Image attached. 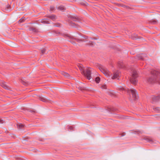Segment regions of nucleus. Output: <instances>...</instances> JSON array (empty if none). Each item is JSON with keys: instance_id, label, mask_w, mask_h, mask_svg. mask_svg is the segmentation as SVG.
<instances>
[{"instance_id": "obj_5", "label": "nucleus", "mask_w": 160, "mask_h": 160, "mask_svg": "<svg viewBox=\"0 0 160 160\" xmlns=\"http://www.w3.org/2000/svg\"><path fill=\"white\" fill-rule=\"evenodd\" d=\"M127 92L128 93H131L132 97L131 96H130L129 98L131 101H135L138 98V96L136 95V90L134 89H131L127 90Z\"/></svg>"}, {"instance_id": "obj_30", "label": "nucleus", "mask_w": 160, "mask_h": 160, "mask_svg": "<svg viewBox=\"0 0 160 160\" xmlns=\"http://www.w3.org/2000/svg\"><path fill=\"white\" fill-rule=\"evenodd\" d=\"M58 9L60 10H64L65 9L64 7L62 6H61L59 7H58Z\"/></svg>"}, {"instance_id": "obj_44", "label": "nucleus", "mask_w": 160, "mask_h": 160, "mask_svg": "<svg viewBox=\"0 0 160 160\" xmlns=\"http://www.w3.org/2000/svg\"><path fill=\"white\" fill-rule=\"evenodd\" d=\"M4 122V121L1 119H0V123H3Z\"/></svg>"}, {"instance_id": "obj_40", "label": "nucleus", "mask_w": 160, "mask_h": 160, "mask_svg": "<svg viewBox=\"0 0 160 160\" xmlns=\"http://www.w3.org/2000/svg\"><path fill=\"white\" fill-rule=\"evenodd\" d=\"M28 111L30 112L33 113H35L36 112V111L34 110H28Z\"/></svg>"}, {"instance_id": "obj_16", "label": "nucleus", "mask_w": 160, "mask_h": 160, "mask_svg": "<svg viewBox=\"0 0 160 160\" xmlns=\"http://www.w3.org/2000/svg\"><path fill=\"white\" fill-rule=\"evenodd\" d=\"M132 39L135 40L137 39H141L142 38V37H138L137 35L136 34H133L131 36Z\"/></svg>"}, {"instance_id": "obj_36", "label": "nucleus", "mask_w": 160, "mask_h": 160, "mask_svg": "<svg viewBox=\"0 0 160 160\" xmlns=\"http://www.w3.org/2000/svg\"><path fill=\"white\" fill-rule=\"evenodd\" d=\"M55 10V8L53 6H51L50 8V11H54Z\"/></svg>"}, {"instance_id": "obj_49", "label": "nucleus", "mask_w": 160, "mask_h": 160, "mask_svg": "<svg viewBox=\"0 0 160 160\" xmlns=\"http://www.w3.org/2000/svg\"><path fill=\"white\" fill-rule=\"evenodd\" d=\"M158 130H159V131H160V128H159L158 129Z\"/></svg>"}, {"instance_id": "obj_12", "label": "nucleus", "mask_w": 160, "mask_h": 160, "mask_svg": "<svg viewBox=\"0 0 160 160\" xmlns=\"http://www.w3.org/2000/svg\"><path fill=\"white\" fill-rule=\"evenodd\" d=\"M47 17L49 18L50 19L52 20L53 21H55L57 19V17L56 15H48L47 16Z\"/></svg>"}, {"instance_id": "obj_34", "label": "nucleus", "mask_w": 160, "mask_h": 160, "mask_svg": "<svg viewBox=\"0 0 160 160\" xmlns=\"http://www.w3.org/2000/svg\"><path fill=\"white\" fill-rule=\"evenodd\" d=\"M68 129L70 131H73L74 130V128L72 126H68Z\"/></svg>"}, {"instance_id": "obj_19", "label": "nucleus", "mask_w": 160, "mask_h": 160, "mask_svg": "<svg viewBox=\"0 0 160 160\" xmlns=\"http://www.w3.org/2000/svg\"><path fill=\"white\" fill-rule=\"evenodd\" d=\"M48 20L47 19H43L40 22L44 24H49L50 23Z\"/></svg>"}, {"instance_id": "obj_27", "label": "nucleus", "mask_w": 160, "mask_h": 160, "mask_svg": "<svg viewBox=\"0 0 160 160\" xmlns=\"http://www.w3.org/2000/svg\"><path fill=\"white\" fill-rule=\"evenodd\" d=\"M20 82L25 85H27L28 84V82L27 81H24L23 78L21 79Z\"/></svg>"}, {"instance_id": "obj_8", "label": "nucleus", "mask_w": 160, "mask_h": 160, "mask_svg": "<svg viewBox=\"0 0 160 160\" xmlns=\"http://www.w3.org/2000/svg\"><path fill=\"white\" fill-rule=\"evenodd\" d=\"M137 57L139 59L144 61L145 60V58L147 57V55L145 54H142L138 55Z\"/></svg>"}, {"instance_id": "obj_48", "label": "nucleus", "mask_w": 160, "mask_h": 160, "mask_svg": "<svg viewBox=\"0 0 160 160\" xmlns=\"http://www.w3.org/2000/svg\"><path fill=\"white\" fill-rule=\"evenodd\" d=\"M35 22L37 23H38L37 21H36Z\"/></svg>"}, {"instance_id": "obj_33", "label": "nucleus", "mask_w": 160, "mask_h": 160, "mask_svg": "<svg viewBox=\"0 0 160 160\" xmlns=\"http://www.w3.org/2000/svg\"><path fill=\"white\" fill-rule=\"evenodd\" d=\"M120 6L123 7L124 8H126L128 9H129L130 8V7L128 6H127L126 5H123L122 4H121Z\"/></svg>"}, {"instance_id": "obj_28", "label": "nucleus", "mask_w": 160, "mask_h": 160, "mask_svg": "<svg viewBox=\"0 0 160 160\" xmlns=\"http://www.w3.org/2000/svg\"><path fill=\"white\" fill-rule=\"evenodd\" d=\"M80 4L83 6H87V3L85 1H82L80 2Z\"/></svg>"}, {"instance_id": "obj_1", "label": "nucleus", "mask_w": 160, "mask_h": 160, "mask_svg": "<svg viewBox=\"0 0 160 160\" xmlns=\"http://www.w3.org/2000/svg\"><path fill=\"white\" fill-rule=\"evenodd\" d=\"M79 34L82 36V38H74L73 36L68 34H64L63 35L64 37L69 39V41L73 44H76L75 40L77 41L78 42H85V39H88V37L82 34L81 33H79Z\"/></svg>"}, {"instance_id": "obj_10", "label": "nucleus", "mask_w": 160, "mask_h": 160, "mask_svg": "<svg viewBox=\"0 0 160 160\" xmlns=\"http://www.w3.org/2000/svg\"><path fill=\"white\" fill-rule=\"evenodd\" d=\"M160 100V94L157 96H154L152 98V101L153 102H157Z\"/></svg>"}, {"instance_id": "obj_21", "label": "nucleus", "mask_w": 160, "mask_h": 160, "mask_svg": "<svg viewBox=\"0 0 160 160\" xmlns=\"http://www.w3.org/2000/svg\"><path fill=\"white\" fill-rule=\"evenodd\" d=\"M108 110L109 112H114L117 110L116 109L113 107L108 108Z\"/></svg>"}, {"instance_id": "obj_4", "label": "nucleus", "mask_w": 160, "mask_h": 160, "mask_svg": "<svg viewBox=\"0 0 160 160\" xmlns=\"http://www.w3.org/2000/svg\"><path fill=\"white\" fill-rule=\"evenodd\" d=\"M132 73V75L130 79V81L134 85H136L138 82L137 78L138 77V75L136 70H133Z\"/></svg>"}, {"instance_id": "obj_46", "label": "nucleus", "mask_w": 160, "mask_h": 160, "mask_svg": "<svg viewBox=\"0 0 160 160\" xmlns=\"http://www.w3.org/2000/svg\"><path fill=\"white\" fill-rule=\"evenodd\" d=\"M91 39H94V40H97V38L95 37H94L93 38H91Z\"/></svg>"}, {"instance_id": "obj_7", "label": "nucleus", "mask_w": 160, "mask_h": 160, "mask_svg": "<svg viewBox=\"0 0 160 160\" xmlns=\"http://www.w3.org/2000/svg\"><path fill=\"white\" fill-rule=\"evenodd\" d=\"M69 18H71L73 21L79 22H80L81 19L77 16H69Z\"/></svg>"}, {"instance_id": "obj_45", "label": "nucleus", "mask_w": 160, "mask_h": 160, "mask_svg": "<svg viewBox=\"0 0 160 160\" xmlns=\"http://www.w3.org/2000/svg\"><path fill=\"white\" fill-rule=\"evenodd\" d=\"M121 135L122 136H124L125 135V133L124 132L122 133V134H121Z\"/></svg>"}, {"instance_id": "obj_13", "label": "nucleus", "mask_w": 160, "mask_h": 160, "mask_svg": "<svg viewBox=\"0 0 160 160\" xmlns=\"http://www.w3.org/2000/svg\"><path fill=\"white\" fill-rule=\"evenodd\" d=\"M39 99L40 101H42L44 102H50V101L48 100L47 99L45 98L42 97H39Z\"/></svg>"}, {"instance_id": "obj_26", "label": "nucleus", "mask_w": 160, "mask_h": 160, "mask_svg": "<svg viewBox=\"0 0 160 160\" xmlns=\"http://www.w3.org/2000/svg\"><path fill=\"white\" fill-rule=\"evenodd\" d=\"M153 109L156 112L160 113V108L159 107L154 108Z\"/></svg>"}, {"instance_id": "obj_22", "label": "nucleus", "mask_w": 160, "mask_h": 160, "mask_svg": "<svg viewBox=\"0 0 160 160\" xmlns=\"http://www.w3.org/2000/svg\"><path fill=\"white\" fill-rule=\"evenodd\" d=\"M157 22V20H152L149 21V23L150 24H156Z\"/></svg>"}, {"instance_id": "obj_17", "label": "nucleus", "mask_w": 160, "mask_h": 160, "mask_svg": "<svg viewBox=\"0 0 160 160\" xmlns=\"http://www.w3.org/2000/svg\"><path fill=\"white\" fill-rule=\"evenodd\" d=\"M1 86L3 88L6 89H8L9 88L8 86L6 84L5 82H2L0 83Z\"/></svg>"}, {"instance_id": "obj_38", "label": "nucleus", "mask_w": 160, "mask_h": 160, "mask_svg": "<svg viewBox=\"0 0 160 160\" xmlns=\"http://www.w3.org/2000/svg\"><path fill=\"white\" fill-rule=\"evenodd\" d=\"M101 88L103 89H106L107 88V86L106 85H103L101 86Z\"/></svg>"}, {"instance_id": "obj_31", "label": "nucleus", "mask_w": 160, "mask_h": 160, "mask_svg": "<svg viewBox=\"0 0 160 160\" xmlns=\"http://www.w3.org/2000/svg\"><path fill=\"white\" fill-rule=\"evenodd\" d=\"M119 118L121 119H126L127 118V116H119Z\"/></svg>"}, {"instance_id": "obj_24", "label": "nucleus", "mask_w": 160, "mask_h": 160, "mask_svg": "<svg viewBox=\"0 0 160 160\" xmlns=\"http://www.w3.org/2000/svg\"><path fill=\"white\" fill-rule=\"evenodd\" d=\"M62 74L66 78H69L70 77V75L68 73L66 72H62Z\"/></svg>"}, {"instance_id": "obj_6", "label": "nucleus", "mask_w": 160, "mask_h": 160, "mask_svg": "<svg viewBox=\"0 0 160 160\" xmlns=\"http://www.w3.org/2000/svg\"><path fill=\"white\" fill-rule=\"evenodd\" d=\"M99 68V70L106 76H109V72L108 70L105 67L100 65Z\"/></svg>"}, {"instance_id": "obj_35", "label": "nucleus", "mask_w": 160, "mask_h": 160, "mask_svg": "<svg viewBox=\"0 0 160 160\" xmlns=\"http://www.w3.org/2000/svg\"><path fill=\"white\" fill-rule=\"evenodd\" d=\"M46 49L45 48H43L41 50V53L42 55L44 54L45 52Z\"/></svg>"}, {"instance_id": "obj_29", "label": "nucleus", "mask_w": 160, "mask_h": 160, "mask_svg": "<svg viewBox=\"0 0 160 160\" xmlns=\"http://www.w3.org/2000/svg\"><path fill=\"white\" fill-rule=\"evenodd\" d=\"M94 43H95L93 42L90 41L87 44V45L92 47L94 46Z\"/></svg>"}, {"instance_id": "obj_11", "label": "nucleus", "mask_w": 160, "mask_h": 160, "mask_svg": "<svg viewBox=\"0 0 160 160\" xmlns=\"http://www.w3.org/2000/svg\"><path fill=\"white\" fill-rule=\"evenodd\" d=\"M119 73L120 72L118 71L115 72L113 73V76L112 77V79H114L118 78L119 76Z\"/></svg>"}, {"instance_id": "obj_32", "label": "nucleus", "mask_w": 160, "mask_h": 160, "mask_svg": "<svg viewBox=\"0 0 160 160\" xmlns=\"http://www.w3.org/2000/svg\"><path fill=\"white\" fill-rule=\"evenodd\" d=\"M100 80V78L99 77H97L95 78V81L97 83H99Z\"/></svg>"}, {"instance_id": "obj_23", "label": "nucleus", "mask_w": 160, "mask_h": 160, "mask_svg": "<svg viewBox=\"0 0 160 160\" xmlns=\"http://www.w3.org/2000/svg\"><path fill=\"white\" fill-rule=\"evenodd\" d=\"M24 125L22 124H17V128L18 129H22L24 127Z\"/></svg>"}, {"instance_id": "obj_20", "label": "nucleus", "mask_w": 160, "mask_h": 160, "mask_svg": "<svg viewBox=\"0 0 160 160\" xmlns=\"http://www.w3.org/2000/svg\"><path fill=\"white\" fill-rule=\"evenodd\" d=\"M29 30L35 32H38V29L34 27H30L29 28Z\"/></svg>"}, {"instance_id": "obj_25", "label": "nucleus", "mask_w": 160, "mask_h": 160, "mask_svg": "<svg viewBox=\"0 0 160 160\" xmlns=\"http://www.w3.org/2000/svg\"><path fill=\"white\" fill-rule=\"evenodd\" d=\"M25 18L24 17H23L19 20V21H18V23H21L22 22H23L25 21Z\"/></svg>"}, {"instance_id": "obj_37", "label": "nucleus", "mask_w": 160, "mask_h": 160, "mask_svg": "<svg viewBox=\"0 0 160 160\" xmlns=\"http://www.w3.org/2000/svg\"><path fill=\"white\" fill-rule=\"evenodd\" d=\"M54 25L57 27H59L60 26V24L59 23H54Z\"/></svg>"}, {"instance_id": "obj_43", "label": "nucleus", "mask_w": 160, "mask_h": 160, "mask_svg": "<svg viewBox=\"0 0 160 160\" xmlns=\"http://www.w3.org/2000/svg\"><path fill=\"white\" fill-rule=\"evenodd\" d=\"M135 132H137L138 134H140V133H142V132H141V131H135Z\"/></svg>"}, {"instance_id": "obj_42", "label": "nucleus", "mask_w": 160, "mask_h": 160, "mask_svg": "<svg viewBox=\"0 0 160 160\" xmlns=\"http://www.w3.org/2000/svg\"><path fill=\"white\" fill-rule=\"evenodd\" d=\"M54 32L55 33L57 34H61L60 32H58L56 31H54Z\"/></svg>"}, {"instance_id": "obj_3", "label": "nucleus", "mask_w": 160, "mask_h": 160, "mask_svg": "<svg viewBox=\"0 0 160 160\" xmlns=\"http://www.w3.org/2000/svg\"><path fill=\"white\" fill-rule=\"evenodd\" d=\"M79 68L80 70L82 71V73L88 79L90 80L91 78V73L90 68L87 67L86 69H84L82 67L79 66Z\"/></svg>"}, {"instance_id": "obj_41", "label": "nucleus", "mask_w": 160, "mask_h": 160, "mask_svg": "<svg viewBox=\"0 0 160 160\" xmlns=\"http://www.w3.org/2000/svg\"><path fill=\"white\" fill-rule=\"evenodd\" d=\"M119 89L120 91H123L125 90V89L123 87L119 88Z\"/></svg>"}, {"instance_id": "obj_47", "label": "nucleus", "mask_w": 160, "mask_h": 160, "mask_svg": "<svg viewBox=\"0 0 160 160\" xmlns=\"http://www.w3.org/2000/svg\"><path fill=\"white\" fill-rule=\"evenodd\" d=\"M10 5H9L7 7V9H9L10 8Z\"/></svg>"}, {"instance_id": "obj_39", "label": "nucleus", "mask_w": 160, "mask_h": 160, "mask_svg": "<svg viewBox=\"0 0 160 160\" xmlns=\"http://www.w3.org/2000/svg\"><path fill=\"white\" fill-rule=\"evenodd\" d=\"M16 158L17 160H23V159L22 157H16Z\"/></svg>"}, {"instance_id": "obj_14", "label": "nucleus", "mask_w": 160, "mask_h": 160, "mask_svg": "<svg viewBox=\"0 0 160 160\" xmlns=\"http://www.w3.org/2000/svg\"><path fill=\"white\" fill-rule=\"evenodd\" d=\"M118 66L119 68H124L125 65L123 62L121 61H119L118 62Z\"/></svg>"}, {"instance_id": "obj_15", "label": "nucleus", "mask_w": 160, "mask_h": 160, "mask_svg": "<svg viewBox=\"0 0 160 160\" xmlns=\"http://www.w3.org/2000/svg\"><path fill=\"white\" fill-rule=\"evenodd\" d=\"M143 139L146 141L150 143H152L153 142V140L151 138H150L148 137H145L143 138Z\"/></svg>"}, {"instance_id": "obj_2", "label": "nucleus", "mask_w": 160, "mask_h": 160, "mask_svg": "<svg viewBox=\"0 0 160 160\" xmlns=\"http://www.w3.org/2000/svg\"><path fill=\"white\" fill-rule=\"evenodd\" d=\"M151 73L152 76L148 79L147 81L150 83L155 82L160 83V72L153 70L151 72Z\"/></svg>"}, {"instance_id": "obj_9", "label": "nucleus", "mask_w": 160, "mask_h": 160, "mask_svg": "<svg viewBox=\"0 0 160 160\" xmlns=\"http://www.w3.org/2000/svg\"><path fill=\"white\" fill-rule=\"evenodd\" d=\"M68 22L69 25L72 27H73L75 28H78L79 26L78 24L75 22H73V21L70 20H69Z\"/></svg>"}, {"instance_id": "obj_18", "label": "nucleus", "mask_w": 160, "mask_h": 160, "mask_svg": "<svg viewBox=\"0 0 160 160\" xmlns=\"http://www.w3.org/2000/svg\"><path fill=\"white\" fill-rule=\"evenodd\" d=\"M78 88L79 90H81L82 92L88 91V89H87L86 87H79Z\"/></svg>"}]
</instances>
